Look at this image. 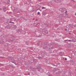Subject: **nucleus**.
<instances>
[{
	"label": "nucleus",
	"instance_id": "12",
	"mask_svg": "<svg viewBox=\"0 0 76 76\" xmlns=\"http://www.w3.org/2000/svg\"><path fill=\"white\" fill-rule=\"evenodd\" d=\"M10 23H11V22H10Z\"/></svg>",
	"mask_w": 76,
	"mask_h": 76
},
{
	"label": "nucleus",
	"instance_id": "1",
	"mask_svg": "<svg viewBox=\"0 0 76 76\" xmlns=\"http://www.w3.org/2000/svg\"><path fill=\"white\" fill-rule=\"evenodd\" d=\"M40 14V12H38L37 13V14L39 15Z\"/></svg>",
	"mask_w": 76,
	"mask_h": 76
},
{
	"label": "nucleus",
	"instance_id": "11",
	"mask_svg": "<svg viewBox=\"0 0 76 76\" xmlns=\"http://www.w3.org/2000/svg\"><path fill=\"white\" fill-rule=\"evenodd\" d=\"M67 30V29H65V31H66Z\"/></svg>",
	"mask_w": 76,
	"mask_h": 76
},
{
	"label": "nucleus",
	"instance_id": "9",
	"mask_svg": "<svg viewBox=\"0 0 76 76\" xmlns=\"http://www.w3.org/2000/svg\"><path fill=\"white\" fill-rule=\"evenodd\" d=\"M38 1H40L41 0H38Z\"/></svg>",
	"mask_w": 76,
	"mask_h": 76
},
{
	"label": "nucleus",
	"instance_id": "7",
	"mask_svg": "<svg viewBox=\"0 0 76 76\" xmlns=\"http://www.w3.org/2000/svg\"><path fill=\"white\" fill-rule=\"evenodd\" d=\"M69 41H71V40H69Z\"/></svg>",
	"mask_w": 76,
	"mask_h": 76
},
{
	"label": "nucleus",
	"instance_id": "3",
	"mask_svg": "<svg viewBox=\"0 0 76 76\" xmlns=\"http://www.w3.org/2000/svg\"><path fill=\"white\" fill-rule=\"evenodd\" d=\"M42 9H45V7H42Z\"/></svg>",
	"mask_w": 76,
	"mask_h": 76
},
{
	"label": "nucleus",
	"instance_id": "6",
	"mask_svg": "<svg viewBox=\"0 0 76 76\" xmlns=\"http://www.w3.org/2000/svg\"><path fill=\"white\" fill-rule=\"evenodd\" d=\"M75 15H76V13L75 14Z\"/></svg>",
	"mask_w": 76,
	"mask_h": 76
},
{
	"label": "nucleus",
	"instance_id": "4",
	"mask_svg": "<svg viewBox=\"0 0 76 76\" xmlns=\"http://www.w3.org/2000/svg\"><path fill=\"white\" fill-rule=\"evenodd\" d=\"M67 11H66V12H65V13H67Z\"/></svg>",
	"mask_w": 76,
	"mask_h": 76
},
{
	"label": "nucleus",
	"instance_id": "8",
	"mask_svg": "<svg viewBox=\"0 0 76 76\" xmlns=\"http://www.w3.org/2000/svg\"><path fill=\"white\" fill-rule=\"evenodd\" d=\"M36 20H38L36 19Z\"/></svg>",
	"mask_w": 76,
	"mask_h": 76
},
{
	"label": "nucleus",
	"instance_id": "10",
	"mask_svg": "<svg viewBox=\"0 0 76 76\" xmlns=\"http://www.w3.org/2000/svg\"><path fill=\"white\" fill-rule=\"evenodd\" d=\"M33 20H34V18H33Z\"/></svg>",
	"mask_w": 76,
	"mask_h": 76
},
{
	"label": "nucleus",
	"instance_id": "5",
	"mask_svg": "<svg viewBox=\"0 0 76 76\" xmlns=\"http://www.w3.org/2000/svg\"><path fill=\"white\" fill-rule=\"evenodd\" d=\"M65 60H67V58H65Z\"/></svg>",
	"mask_w": 76,
	"mask_h": 76
},
{
	"label": "nucleus",
	"instance_id": "2",
	"mask_svg": "<svg viewBox=\"0 0 76 76\" xmlns=\"http://www.w3.org/2000/svg\"><path fill=\"white\" fill-rule=\"evenodd\" d=\"M72 1H75V2H76V0H71Z\"/></svg>",
	"mask_w": 76,
	"mask_h": 76
}]
</instances>
